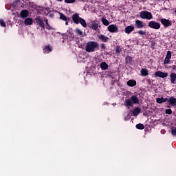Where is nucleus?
Masks as SVG:
<instances>
[{
	"label": "nucleus",
	"instance_id": "20",
	"mask_svg": "<svg viewBox=\"0 0 176 176\" xmlns=\"http://www.w3.org/2000/svg\"><path fill=\"white\" fill-rule=\"evenodd\" d=\"M132 113L133 116H138V114L141 113V109L140 107H135Z\"/></svg>",
	"mask_w": 176,
	"mask_h": 176
},
{
	"label": "nucleus",
	"instance_id": "13",
	"mask_svg": "<svg viewBox=\"0 0 176 176\" xmlns=\"http://www.w3.org/2000/svg\"><path fill=\"white\" fill-rule=\"evenodd\" d=\"M25 25H32L34 24V19L32 18H26L24 21Z\"/></svg>",
	"mask_w": 176,
	"mask_h": 176
},
{
	"label": "nucleus",
	"instance_id": "14",
	"mask_svg": "<svg viewBox=\"0 0 176 176\" xmlns=\"http://www.w3.org/2000/svg\"><path fill=\"white\" fill-rule=\"evenodd\" d=\"M133 30H134V26L129 25L125 28L124 32L125 34H131V32H133Z\"/></svg>",
	"mask_w": 176,
	"mask_h": 176
},
{
	"label": "nucleus",
	"instance_id": "16",
	"mask_svg": "<svg viewBox=\"0 0 176 176\" xmlns=\"http://www.w3.org/2000/svg\"><path fill=\"white\" fill-rule=\"evenodd\" d=\"M52 50H53V48L50 45H45L43 48V52L45 54H49V53H50Z\"/></svg>",
	"mask_w": 176,
	"mask_h": 176
},
{
	"label": "nucleus",
	"instance_id": "2",
	"mask_svg": "<svg viewBox=\"0 0 176 176\" xmlns=\"http://www.w3.org/2000/svg\"><path fill=\"white\" fill-rule=\"evenodd\" d=\"M72 19L73 20V23H74V24H81V25L84 28H86L87 27V23H86V21L79 16V14L78 13H75L72 15Z\"/></svg>",
	"mask_w": 176,
	"mask_h": 176
},
{
	"label": "nucleus",
	"instance_id": "30",
	"mask_svg": "<svg viewBox=\"0 0 176 176\" xmlns=\"http://www.w3.org/2000/svg\"><path fill=\"white\" fill-rule=\"evenodd\" d=\"M0 25L1 27H3L4 28L6 27V23H5V21H3V19H0Z\"/></svg>",
	"mask_w": 176,
	"mask_h": 176
},
{
	"label": "nucleus",
	"instance_id": "1",
	"mask_svg": "<svg viewBox=\"0 0 176 176\" xmlns=\"http://www.w3.org/2000/svg\"><path fill=\"white\" fill-rule=\"evenodd\" d=\"M137 104H140V99H138L137 95H133L130 98L126 99L124 102V106L129 109H130V107H134Z\"/></svg>",
	"mask_w": 176,
	"mask_h": 176
},
{
	"label": "nucleus",
	"instance_id": "24",
	"mask_svg": "<svg viewBox=\"0 0 176 176\" xmlns=\"http://www.w3.org/2000/svg\"><path fill=\"white\" fill-rule=\"evenodd\" d=\"M125 63L126 64H131L133 63V58L131 56H126L125 58Z\"/></svg>",
	"mask_w": 176,
	"mask_h": 176
},
{
	"label": "nucleus",
	"instance_id": "15",
	"mask_svg": "<svg viewBox=\"0 0 176 176\" xmlns=\"http://www.w3.org/2000/svg\"><path fill=\"white\" fill-rule=\"evenodd\" d=\"M170 83L172 85H175L176 84V74L175 73H171L170 75Z\"/></svg>",
	"mask_w": 176,
	"mask_h": 176
},
{
	"label": "nucleus",
	"instance_id": "31",
	"mask_svg": "<svg viewBox=\"0 0 176 176\" xmlns=\"http://www.w3.org/2000/svg\"><path fill=\"white\" fill-rule=\"evenodd\" d=\"M165 113H166V115H171L173 110H171V109H167L165 110Z\"/></svg>",
	"mask_w": 176,
	"mask_h": 176
},
{
	"label": "nucleus",
	"instance_id": "37",
	"mask_svg": "<svg viewBox=\"0 0 176 176\" xmlns=\"http://www.w3.org/2000/svg\"><path fill=\"white\" fill-rule=\"evenodd\" d=\"M100 48L101 49H105V44L102 43L100 45Z\"/></svg>",
	"mask_w": 176,
	"mask_h": 176
},
{
	"label": "nucleus",
	"instance_id": "9",
	"mask_svg": "<svg viewBox=\"0 0 176 176\" xmlns=\"http://www.w3.org/2000/svg\"><path fill=\"white\" fill-rule=\"evenodd\" d=\"M160 21L165 28H167V27H171L173 24L170 20L166 19H162Z\"/></svg>",
	"mask_w": 176,
	"mask_h": 176
},
{
	"label": "nucleus",
	"instance_id": "32",
	"mask_svg": "<svg viewBox=\"0 0 176 176\" xmlns=\"http://www.w3.org/2000/svg\"><path fill=\"white\" fill-rule=\"evenodd\" d=\"M121 49H120V46H117L116 48V53L117 54H120V52H121Z\"/></svg>",
	"mask_w": 176,
	"mask_h": 176
},
{
	"label": "nucleus",
	"instance_id": "7",
	"mask_svg": "<svg viewBox=\"0 0 176 176\" xmlns=\"http://www.w3.org/2000/svg\"><path fill=\"white\" fill-rule=\"evenodd\" d=\"M155 78H167L168 76V73L166 72H161V71H157L155 73Z\"/></svg>",
	"mask_w": 176,
	"mask_h": 176
},
{
	"label": "nucleus",
	"instance_id": "44",
	"mask_svg": "<svg viewBox=\"0 0 176 176\" xmlns=\"http://www.w3.org/2000/svg\"><path fill=\"white\" fill-rule=\"evenodd\" d=\"M124 120H125V121H126V120H128L127 117H125V118H124Z\"/></svg>",
	"mask_w": 176,
	"mask_h": 176
},
{
	"label": "nucleus",
	"instance_id": "39",
	"mask_svg": "<svg viewBox=\"0 0 176 176\" xmlns=\"http://www.w3.org/2000/svg\"><path fill=\"white\" fill-rule=\"evenodd\" d=\"M161 133H162V134H164L166 133V131L165 130H162Z\"/></svg>",
	"mask_w": 176,
	"mask_h": 176
},
{
	"label": "nucleus",
	"instance_id": "26",
	"mask_svg": "<svg viewBox=\"0 0 176 176\" xmlns=\"http://www.w3.org/2000/svg\"><path fill=\"white\" fill-rule=\"evenodd\" d=\"M101 21L104 25H106V26L109 25V21H108V19H105L104 17H102L101 19Z\"/></svg>",
	"mask_w": 176,
	"mask_h": 176
},
{
	"label": "nucleus",
	"instance_id": "18",
	"mask_svg": "<svg viewBox=\"0 0 176 176\" xmlns=\"http://www.w3.org/2000/svg\"><path fill=\"white\" fill-rule=\"evenodd\" d=\"M127 86L129 87H134V86H137V81L135 80H129L126 82Z\"/></svg>",
	"mask_w": 176,
	"mask_h": 176
},
{
	"label": "nucleus",
	"instance_id": "28",
	"mask_svg": "<svg viewBox=\"0 0 176 176\" xmlns=\"http://www.w3.org/2000/svg\"><path fill=\"white\" fill-rule=\"evenodd\" d=\"M75 32L77 35H79L80 36H82L83 35V32H82L80 29L76 28L75 30Z\"/></svg>",
	"mask_w": 176,
	"mask_h": 176
},
{
	"label": "nucleus",
	"instance_id": "8",
	"mask_svg": "<svg viewBox=\"0 0 176 176\" xmlns=\"http://www.w3.org/2000/svg\"><path fill=\"white\" fill-rule=\"evenodd\" d=\"M36 23L42 28L41 30L45 29V23L41 16H37L36 18Z\"/></svg>",
	"mask_w": 176,
	"mask_h": 176
},
{
	"label": "nucleus",
	"instance_id": "12",
	"mask_svg": "<svg viewBox=\"0 0 176 176\" xmlns=\"http://www.w3.org/2000/svg\"><path fill=\"white\" fill-rule=\"evenodd\" d=\"M98 39H100V41H101L102 42H104V43H107V42H108V41H109V37L106 36L104 34L98 35Z\"/></svg>",
	"mask_w": 176,
	"mask_h": 176
},
{
	"label": "nucleus",
	"instance_id": "17",
	"mask_svg": "<svg viewBox=\"0 0 176 176\" xmlns=\"http://www.w3.org/2000/svg\"><path fill=\"white\" fill-rule=\"evenodd\" d=\"M157 104H163V102H168V98H157L156 99Z\"/></svg>",
	"mask_w": 176,
	"mask_h": 176
},
{
	"label": "nucleus",
	"instance_id": "6",
	"mask_svg": "<svg viewBox=\"0 0 176 176\" xmlns=\"http://www.w3.org/2000/svg\"><path fill=\"white\" fill-rule=\"evenodd\" d=\"M107 30L109 31V32H111V33L119 32V28H118V25L115 24L109 25L107 28Z\"/></svg>",
	"mask_w": 176,
	"mask_h": 176
},
{
	"label": "nucleus",
	"instance_id": "5",
	"mask_svg": "<svg viewBox=\"0 0 176 176\" xmlns=\"http://www.w3.org/2000/svg\"><path fill=\"white\" fill-rule=\"evenodd\" d=\"M148 27L153 28V30H160V23L155 21H151L148 23Z\"/></svg>",
	"mask_w": 176,
	"mask_h": 176
},
{
	"label": "nucleus",
	"instance_id": "3",
	"mask_svg": "<svg viewBox=\"0 0 176 176\" xmlns=\"http://www.w3.org/2000/svg\"><path fill=\"white\" fill-rule=\"evenodd\" d=\"M97 47H98V43L96 41H89L87 43L85 50L87 53H93L94 52H96Z\"/></svg>",
	"mask_w": 176,
	"mask_h": 176
},
{
	"label": "nucleus",
	"instance_id": "21",
	"mask_svg": "<svg viewBox=\"0 0 176 176\" xmlns=\"http://www.w3.org/2000/svg\"><path fill=\"white\" fill-rule=\"evenodd\" d=\"M140 74L142 76H148V75H149V72L146 69H142Z\"/></svg>",
	"mask_w": 176,
	"mask_h": 176
},
{
	"label": "nucleus",
	"instance_id": "27",
	"mask_svg": "<svg viewBox=\"0 0 176 176\" xmlns=\"http://www.w3.org/2000/svg\"><path fill=\"white\" fill-rule=\"evenodd\" d=\"M136 129H138V130H144L145 126H144V124H137Z\"/></svg>",
	"mask_w": 176,
	"mask_h": 176
},
{
	"label": "nucleus",
	"instance_id": "33",
	"mask_svg": "<svg viewBox=\"0 0 176 176\" xmlns=\"http://www.w3.org/2000/svg\"><path fill=\"white\" fill-rule=\"evenodd\" d=\"M138 34L139 35H146V32L144 31V30H139L138 32Z\"/></svg>",
	"mask_w": 176,
	"mask_h": 176
},
{
	"label": "nucleus",
	"instance_id": "10",
	"mask_svg": "<svg viewBox=\"0 0 176 176\" xmlns=\"http://www.w3.org/2000/svg\"><path fill=\"white\" fill-rule=\"evenodd\" d=\"M20 16L21 19H25L30 16V12H28V10H22L20 12Z\"/></svg>",
	"mask_w": 176,
	"mask_h": 176
},
{
	"label": "nucleus",
	"instance_id": "22",
	"mask_svg": "<svg viewBox=\"0 0 176 176\" xmlns=\"http://www.w3.org/2000/svg\"><path fill=\"white\" fill-rule=\"evenodd\" d=\"M91 30H94V31H97V30H98V23L92 22L91 24Z\"/></svg>",
	"mask_w": 176,
	"mask_h": 176
},
{
	"label": "nucleus",
	"instance_id": "36",
	"mask_svg": "<svg viewBox=\"0 0 176 176\" xmlns=\"http://www.w3.org/2000/svg\"><path fill=\"white\" fill-rule=\"evenodd\" d=\"M170 63V60L167 59L166 58H165L164 60V64H169Z\"/></svg>",
	"mask_w": 176,
	"mask_h": 176
},
{
	"label": "nucleus",
	"instance_id": "41",
	"mask_svg": "<svg viewBox=\"0 0 176 176\" xmlns=\"http://www.w3.org/2000/svg\"><path fill=\"white\" fill-rule=\"evenodd\" d=\"M104 54H106L107 56H108V54H109V53L108 52H105Z\"/></svg>",
	"mask_w": 176,
	"mask_h": 176
},
{
	"label": "nucleus",
	"instance_id": "43",
	"mask_svg": "<svg viewBox=\"0 0 176 176\" xmlns=\"http://www.w3.org/2000/svg\"><path fill=\"white\" fill-rule=\"evenodd\" d=\"M58 2H63V0H56Z\"/></svg>",
	"mask_w": 176,
	"mask_h": 176
},
{
	"label": "nucleus",
	"instance_id": "23",
	"mask_svg": "<svg viewBox=\"0 0 176 176\" xmlns=\"http://www.w3.org/2000/svg\"><path fill=\"white\" fill-rule=\"evenodd\" d=\"M100 68L102 71H106V69H108V64L105 62H102L100 63Z\"/></svg>",
	"mask_w": 176,
	"mask_h": 176
},
{
	"label": "nucleus",
	"instance_id": "42",
	"mask_svg": "<svg viewBox=\"0 0 176 176\" xmlns=\"http://www.w3.org/2000/svg\"><path fill=\"white\" fill-rule=\"evenodd\" d=\"M66 22H65V25H68V21H65Z\"/></svg>",
	"mask_w": 176,
	"mask_h": 176
},
{
	"label": "nucleus",
	"instance_id": "11",
	"mask_svg": "<svg viewBox=\"0 0 176 176\" xmlns=\"http://www.w3.org/2000/svg\"><path fill=\"white\" fill-rule=\"evenodd\" d=\"M168 103L169 104V105H170L171 107H176V98H174L173 96L170 97L168 99Z\"/></svg>",
	"mask_w": 176,
	"mask_h": 176
},
{
	"label": "nucleus",
	"instance_id": "38",
	"mask_svg": "<svg viewBox=\"0 0 176 176\" xmlns=\"http://www.w3.org/2000/svg\"><path fill=\"white\" fill-rule=\"evenodd\" d=\"M45 23H46V25H47L48 27H50V25H49V22H48L47 19H45Z\"/></svg>",
	"mask_w": 176,
	"mask_h": 176
},
{
	"label": "nucleus",
	"instance_id": "4",
	"mask_svg": "<svg viewBox=\"0 0 176 176\" xmlns=\"http://www.w3.org/2000/svg\"><path fill=\"white\" fill-rule=\"evenodd\" d=\"M140 19H142L143 20H152L153 19V15L152 14V12L148 11H142L140 12Z\"/></svg>",
	"mask_w": 176,
	"mask_h": 176
},
{
	"label": "nucleus",
	"instance_id": "29",
	"mask_svg": "<svg viewBox=\"0 0 176 176\" xmlns=\"http://www.w3.org/2000/svg\"><path fill=\"white\" fill-rule=\"evenodd\" d=\"M165 58H166V60H171V51L167 52Z\"/></svg>",
	"mask_w": 176,
	"mask_h": 176
},
{
	"label": "nucleus",
	"instance_id": "25",
	"mask_svg": "<svg viewBox=\"0 0 176 176\" xmlns=\"http://www.w3.org/2000/svg\"><path fill=\"white\" fill-rule=\"evenodd\" d=\"M60 20H63V21H68V20H69V18H67L65 14L63 13H60Z\"/></svg>",
	"mask_w": 176,
	"mask_h": 176
},
{
	"label": "nucleus",
	"instance_id": "34",
	"mask_svg": "<svg viewBox=\"0 0 176 176\" xmlns=\"http://www.w3.org/2000/svg\"><path fill=\"white\" fill-rule=\"evenodd\" d=\"M171 134L172 135H176V126L175 128H172Z\"/></svg>",
	"mask_w": 176,
	"mask_h": 176
},
{
	"label": "nucleus",
	"instance_id": "40",
	"mask_svg": "<svg viewBox=\"0 0 176 176\" xmlns=\"http://www.w3.org/2000/svg\"><path fill=\"white\" fill-rule=\"evenodd\" d=\"M172 69H175V70H176V66H175V65H173V66L172 67Z\"/></svg>",
	"mask_w": 176,
	"mask_h": 176
},
{
	"label": "nucleus",
	"instance_id": "19",
	"mask_svg": "<svg viewBox=\"0 0 176 176\" xmlns=\"http://www.w3.org/2000/svg\"><path fill=\"white\" fill-rule=\"evenodd\" d=\"M135 25L137 28H144V22H142V21L140 20H136L135 21Z\"/></svg>",
	"mask_w": 176,
	"mask_h": 176
},
{
	"label": "nucleus",
	"instance_id": "35",
	"mask_svg": "<svg viewBox=\"0 0 176 176\" xmlns=\"http://www.w3.org/2000/svg\"><path fill=\"white\" fill-rule=\"evenodd\" d=\"M65 3H75V0H65Z\"/></svg>",
	"mask_w": 176,
	"mask_h": 176
}]
</instances>
